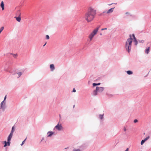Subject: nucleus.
Here are the masks:
<instances>
[{
  "label": "nucleus",
  "instance_id": "nucleus-7",
  "mask_svg": "<svg viewBox=\"0 0 151 151\" xmlns=\"http://www.w3.org/2000/svg\"><path fill=\"white\" fill-rule=\"evenodd\" d=\"M55 128L58 130H60L63 129L62 125L61 124H59L55 127Z\"/></svg>",
  "mask_w": 151,
  "mask_h": 151
},
{
  "label": "nucleus",
  "instance_id": "nucleus-21",
  "mask_svg": "<svg viewBox=\"0 0 151 151\" xmlns=\"http://www.w3.org/2000/svg\"><path fill=\"white\" fill-rule=\"evenodd\" d=\"M103 115H99V118L101 119H103Z\"/></svg>",
  "mask_w": 151,
  "mask_h": 151
},
{
  "label": "nucleus",
  "instance_id": "nucleus-11",
  "mask_svg": "<svg viewBox=\"0 0 151 151\" xmlns=\"http://www.w3.org/2000/svg\"><path fill=\"white\" fill-rule=\"evenodd\" d=\"M1 6L2 8V10H3L4 9V4L3 1H2L1 2Z\"/></svg>",
  "mask_w": 151,
  "mask_h": 151
},
{
  "label": "nucleus",
  "instance_id": "nucleus-4",
  "mask_svg": "<svg viewBox=\"0 0 151 151\" xmlns=\"http://www.w3.org/2000/svg\"><path fill=\"white\" fill-rule=\"evenodd\" d=\"M6 95L5 97L4 100L2 101L1 104V106L0 109H2L3 111H4L5 108V103L6 102L5 101V100L6 99Z\"/></svg>",
  "mask_w": 151,
  "mask_h": 151
},
{
  "label": "nucleus",
  "instance_id": "nucleus-2",
  "mask_svg": "<svg viewBox=\"0 0 151 151\" xmlns=\"http://www.w3.org/2000/svg\"><path fill=\"white\" fill-rule=\"evenodd\" d=\"M130 38L127 40L126 42L125 46L126 49L129 53L130 52L131 50L132 41V39L131 38V35H130Z\"/></svg>",
  "mask_w": 151,
  "mask_h": 151
},
{
  "label": "nucleus",
  "instance_id": "nucleus-35",
  "mask_svg": "<svg viewBox=\"0 0 151 151\" xmlns=\"http://www.w3.org/2000/svg\"><path fill=\"white\" fill-rule=\"evenodd\" d=\"M109 4V5H111V4Z\"/></svg>",
  "mask_w": 151,
  "mask_h": 151
},
{
  "label": "nucleus",
  "instance_id": "nucleus-5",
  "mask_svg": "<svg viewBox=\"0 0 151 151\" xmlns=\"http://www.w3.org/2000/svg\"><path fill=\"white\" fill-rule=\"evenodd\" d=\"M12 138V137L9 136L7 139V142L6 141L3 142V143L5 144L4 146V147H6L7 146H10V141L11 140Z\"/></svg>",
  "mask_w": 151,
  "mask_h": 151
},
{
  "label": "nucleus",
  "instance_id": "nucleus-24",
  "mask_svg": "<svg viewBox=\"0 0 151 151\" xmlns=\"http://www.w3.org/2000/svg\"><path fill=\"white\" fill-rule=\"evenodd\" d=\"M73 151H81V150L79 149H74Z\"/></svg>",
  "mask_w": 151,
  "mask_h": 151
},
{
  "label": "nucleus",
  "instance_id": "nucleus-32",
  "mask_svg": "<svg viewBox=\"0 0 151 151\" xmlns=\"http://www.w3.org/2000/svg\"><path fill=\"white\" fill-rule=\"evenodd\" d=\"M13 130L12 129V131H11V132H12V133H13Z\"/></svg>",
  "mask_w": 151,
  "mask_h": 151
},
{
  "label": "nucleus",
  "instance_id": "nucleus-34",
  "mask_svg": "<svg viewBox=\"0 0 151 151\" xmlns=\"http://www.w3.org/2000/svg\"><path fill=\"white\" fill-rule=\"evenodd\" d=\"M46 43L45 44V45H43V46H44H44H45L46 45Z\"/></svg>",
  "mask_w": 151,
  "mask_h": 151
},
{
  "label": "nucleus",
  "instance_id": "nucleus-30",
  "mask_svg": "<svg viewBox=\"0 0 151 151\" xmlns=\"http://www.w3.org/2000/svg\"><path fill=\"white\" fill-rule=\"evenodd\" d=\"M124 130L125 132L126 131V128L125 127L124 128Z\"/></svg>",
  "mask_w": 151,
  "mask_h": 151
},
{
  "label": "nucleus",
  "instance_id": "nucleus-31",
  "mask_svg": "<svg viewBox=\"0 0 151 151\" xmlns=\"http://www.w3.org/2000/svg\"><path fill=\"white\" fill-rule=\"evenodd\" d=\"M125 151H129V149L127 148Z\"/></svg>",
  "mask_w": 151,
  "mask_h": 151
},
{
  "label": "nucleus",
  "instance_id": "nucleus-23",
  "mask_svg": "<svg viewBox=\"0 0 151 151\" xmlns=\"http://www.w3.org/2000/svg\"><path fill=\"white\" fill-rule=\"evenodd\" d=\"M46 39H47L48 40V39H49V38H49V35H46Z\"/></svg>",
  "mask_w": 151,
  "mask_h": 151
},
{
  "label": "nucleus",
  "instance_id": "nucleus-20",
  "mask_svg": "<svg viewBox=\"0 0 151 151\" xmlns=\"http://www.w3.org/2000/svg\"><path fill=\"white\" fill-rule=\"evenodd\" d=\"M134 44L135 45H137V41L136 39L134 40Z\"/></svg>",
  "mask_w": 151,
  "mask_h": 151
},
{
  "label": "nucleus",
  "instance_id": "nucleus-22",
  "mask_svg": "<svg viewBox=\"0 0 151 151\" xmlns=\"http://www.w3.org/2000/svg\"><path fill=\"white\" fill-rule=\"evenodd\" d=\"M26 139V138L22 142V144H21V146L22 145H23Z\"/></svg>",
  "mask_w": 151,
  "mask_h": 151
},
{
  "label": "nucleus",
  "instance_id": "nucleus-19",
  "mask_svg": "<svg viewBox=\"0 0 151 151\" xmlns=\"http://www.w3.org/2000/svg\"><path fill=\"white\" fill-rule=\"evenodd\" d=\"M4 29V27H1L0 28V33L1 32L3 31V30Z\"/></svg>",
  "mask_w": 151,
  "mask_h": 151
},
{
  "label": "nucleus",
  "instance_id": "nucleus-15",
  "mask_svg": "<svg viewBox=\"0 0 151 151\" xmlns=\"http://www.w3.org/2000/svg\"><path fill=\"white\" fill-rule=\"evenodd\" d=\"M150 50V47H148L145 50V53L147 54H148Z\"/></svg>",
  "mask_w": 151,
  "mask_h": 151
},
{
  "label": "nucleus",
  "instance_id": "nucleus-8",
  "mask_svg": "<svg viewBox=\"0 0 151 151\" xmlns=\"http://www.w3.org/2000/svg\"><path fill=\"white\" fill-rule=\"evenodd\" d=\"M96 91H97L98 92H101L104 90V88L102 87H97L96 88Z\"/></svg>",
  "mask_w": 151,
  "mask_h": 151
},
{
  "label": "nucleus",
  "instance_id": "nucleus-26",
  "mask_svg": "<svg viewBox=\"0 0 151 151\" xmlns=\"http://www.w3.org/2000/svg\"><path fill=\"white\" fill-rule=\"evenodd\" d=\"M132 35V36H133V37L134 38V40L135 39H136V38L135 37L134 34H133Z\"/></svg>",
  "mask_w": 151,
  "mask_h": 151
},
{
  "label": "nucleus",
  "instance_id": "nucleus-33",
  "mask_svg": "<svg viewBox=\"0 0 151 151\" xmlns=\"http://www.w3.org/2000/svg\"><path fill=\"white\" fill-rule=\"evenodd\" d=\"M14 128V127H12V129L13 130Z\"/></svg>",
  "mask_w": 151,
  "mask_h": 151
},
{
  "label": "nucleus",
  "instance_id": "nucleus-17",
  "mask_svg": "<svg viewBox=\"0 0 151 151\" xmlns=\"http://www.w3.org/2000/svg\"><path fill=\"white\" fill-rule=\"evenodd\" d=\"M100 84V83H93V86H97V85H99Z\"/></svg>",
  "mask_w": 151,
  "mask_h": 151
},
{
  "label": "nucleus",
  "instance_id": "nucleus-25",
  "mask_svg": "<svg viewBox=\"0 0 151 151\" xmlns=\"http://www.w3.org/2000/svg\"><path fill=\"white\" fill-rule=\"evenodd\" d=\"M13 135V133L12 132H11L9 136L12 137Z\"/></svg>",
  "mask_w": 151,
  "mask_h": 151
},
{
  "label": "nucleus",
  "instance_id": "nucleus-3",
  "mask_svg": "<svg viewBox=\"0 0 151 151\" xmlns=\"http://www.w3.org/2000/svg\"><path fill=\"white\" fill-rule=\"evenodd\" d=\"M99 27H98L95 29L93 31V32L92 33H91L89 35V38L90 39V41L92 40L93 38L97 33L98 31L99 30Z\"/></svg>",
  "mask_w": 151,
  "mask_h": 151
},
{
  "label": "nucleus",
  "instance_id": "nucleus-16",
  "mask_svg": "<svg viewBox=\"0 0 151 151\" xmlns=\"http://www.w3.org/2000/svg\"><path fill=\"white\" fill-rule=\"evenodd\" d=\"M127 73L129 75H130L132 73V72L130 70L127 71Z\"/></svg>",
  "mask_w": 151,
  "mask_h": 151
},
{
  "label": "nucleus",
  "instance_id": "nucleus-27",
  "mask_svg": "<svg viewBox=\"0 0 151 151\" xmlns=\"http://www.w3.org/2000/svg\"><path fill=\"white\" fill-rule=\"evenodd\" d=\"M134 122V123H136L138 122V120L137 119H135Z\"/></svg>",
  "mask_w": 151,
  "mask_h": 151
},
{
  "label": "nucleus",
  "instance_id": "nucleus-9",
  "mask_svg": "<svg viewBox=\"0 0 151 151\" xmlns=\"http://www.w3.org/2000/svg\"><path fill=\"white\" fill-rule=\"evenodd\" d=\"M150 138V137L149 136H148L146 138H145L144 139L142 140L141 142V144L142 145L146 141V140H147L148 139Z\"/></svg>",
  "mask_w": 151,
  "mask_h": 151
},
{
  "label": "nucleus",
  "instance_id": "nucleus-29",
  "mask_svg": "<svg viewBox=\"0 0 151 151\" xmlns=\"http://www.w3.org/2000/svg\"><path fill=\"white\" fill-rule=\"evenodd\" d=\"M73 92H76V90L75 89V88H74V89H73Z\"/></svg>",
  "mask_w": 151,
  "mask_h": 151
},
{
  "label": "nucleus",
  "instance_id": "nucleus-6",
  "mask_svg": "<svg viewBox=\"0 0 151 151\" xmlns=\"http://www.w3.org/2000/svg\"><path fill=\"white\" fill-rule=\"evenodd\" d=\"M17 13L18 14V15L19 16L18 17H15V18H16V20L18 21V22H20L21 20V18L20 17L21 13L20 12V11L19 10H18L17 12Z\"/></svg>",
  "mask_w": 151,
  "mask_h": 151
},
{
  "label": "nucleus",
  "instance_id": "nucleus-12",
  "mask_svg": "<svg viewBox=\"0 0 151 151\" xmlns=\"http://www.w3.org/2000/svg\"><path fill=\"white\" fill-rule=\"evenodd\" d=\"M50 67L52 71L53 70L55 69V67L53 64H51L50 65Z\"/></svg>",
  "mask_w": 151,
  "mask_h": 151
},
{
  "label": "nucleus",
  "instance_id": "nucleus-14",
  "mask_svg": "<svg viewBox=\"0 0 151 151\" xmlns=\"http://www.w3.org/2000/svg\"><path fill=\"white\" fill-rule=\"evenodd\" d=\"M98 91H96V89L95 90H94L93 92V96H96L97 94Z\"/></svg>",
  "mask_w": 151,
  "mask_h": 151
},
{
  "label": "nucleus",
  "instance_id": "nucleus-36",
  "mask_svg": "<svg viewBox=\"0 0 151 151\" xmlns=\"http://www.w3.org/2000/svg\"><path fill=\"white\" fill-rule=\"evenodd\" d=\"M100 35H102V34H100Z\"/></svg>",
  "mask_w": 151,
  "mask_h": 151
},
{
  "label": "nucleus",
  "instance_id": "nucleus-1",
  "mask_svg": "<svg viewBox=\"0 0 151 151\" xmlns=\"http://www.w3.org/2000/svg\"><path fill=\"white\" fill-rule=\"evenodd\" d=\"M96 14V10L90 7L85 14V19L88 22H90L93 19Z\"/></svg>",
  "mask_w": 151,
  "mask_h": 151
},
{
  "label": "nucleus",
  "instance_id": "nucleus-10",
  "mask_svg": "<svg viewBox=\"0 0 151 151\" xmlns=\"http://www.w3.org/2000/svg\"><path fill=\"white\" fill-rule=\"evenodd\" d=\"M114 9V8H111L107 12V14H109L112 13L113 11V9Z\"/></svg>",
  "mask_w": 151,
  "mask_h": 151
},
{
  "label": "nucleus",
  "instance_id": "nucleus-13",
  "mask_svg": "<svg viewBox=\"0 0 151 151\" xmlns=\"http://www.w3.org/2000/svg\"><path fill=\"white\" fill-rule=\"evenodd\" d=\"M53 134V132H49L47 133L48 134V137H49L51 136Z\"/></svg>",
  "mask_w": 151,
  "mask_h": 151
},
{
  "label": "nucleus",
  "instance_id": "nucleus-28",
  "mask_svg": "<svg viewBox=\"0 0 151 151\" xmlns=\"http://www.w3.org/2000/svg\"><path fill=\"white\" fill-rule=\"evenodd\" d=\"M107 29V28H103V29H101V30H106Z\"/></svg>",
  "mask_w": 151,
  "mask_h": 151
},
{
  "label": "nucleus",
  "instance_id": "nucleus-18",
  "mask_svg": "<svg viewBox=\"0 0 151 151\" xmlns=\"http://www.w3.org/2000/svg\"><path fill=\"white\" fill-rule=\"evenodd\" d=\"M17 74H18V78H19L22 75V73L21 72H19V73H17Z\"/></svg>",
  "mask_w": 151,
  "mask_h": 151
}]
</instances>
